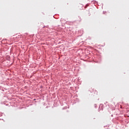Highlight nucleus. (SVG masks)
<instances>
[{
  "mask_svg": "<svg viewBox=\"0 0 129 129\" xmlns=\"http://www.w3.org/2000/svg\"><path fill=\"white\" fill-rule=\"evenodd\" d=\"M113 115L112 114V115H111V116H113Z\"/></svg>",
  "mask_w": 129,
  "mask_h": 129,
  "instance_id": "2",
  "label": "nucleus"
},
{
  "mask_svg": "<svg viewBox=\"0 0 129 129\" xmlns=\"http://www.w3.org/2000/svg\"><path fill=\"white\" fill-rule=\"evenodd\" d=\"M102 106V104H100V106Z\"/></svg>",
  "mask_w": 129,
  "mask_h": 129,
  "instance_id": "1",
  "label": "nucleus"
}]
</instances>
